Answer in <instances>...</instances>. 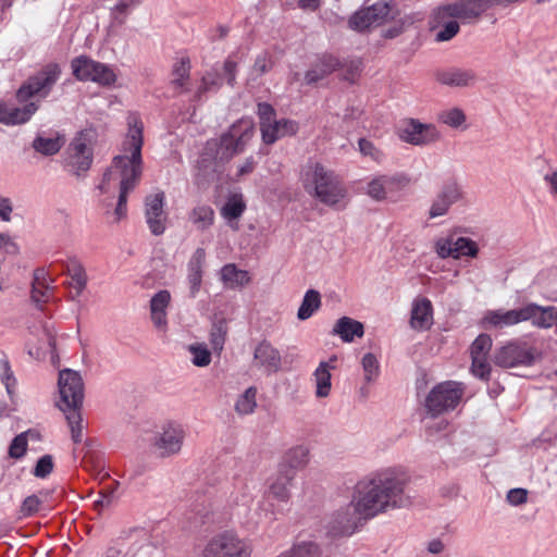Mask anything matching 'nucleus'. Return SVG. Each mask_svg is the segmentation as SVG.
<instances>
[{
  "instance_id": "29",
  "label": "nucleus",
  "mask_w": 557,
  "mask_h": 557,
  "mask_svg": "<svg viewBox=\"0 0 557 557\" xmlns=\"http://www.w3.org/2000/svg\"><path fill=\"white\" fill-rule=\"evenodd\" d=\"M206 251L202 248H197L193 253L187 265V284L189 288V296L195 298L201 287L202 283V268L205 264Z\"/></svg>"
},
{
  "instance_id": "10",
  "label": "nucleus",
  "mask_w": 557,
  "mask_h": 557,
  "mask_svg": "<svg viewBox=\"0 0 557 557\" xmlns=\"http://www.w3.org/2000/svg\"><path fill=\"white\" fill-rule=\"evenodd\" d=\"M74 77L81 82H92L103 87L115 84L117 76L109 64L95 61L86 55H79L71 61Z\"/></svg>"
},
{
  "instance_id": "27",
  "label": "nucleus",
  "mask_w": 557,
  "mask_h": 557,
  "mask_svg": "<svg viewBox=\"0 0 557 557\" xmlns=\"http://www.w3.org/2000/svg\"><path fill=\"white\" fill-rule=\"evenodd\" d=\"M38 110V104L34 101L27 102L23 107H9L0 101V123L4 125H18L28 122Z\"/></svg>"
},
{
  "instance_id": "44",
  "label": "nucleus",
  "mask_w": 557,
  "mask_h": 557,
  "mask_svg": "<svg viewBox=\"0 0 557 557\" xmlns=\"http://www.w3.org/2000/svg\"><path fill=\"white\" fill-rule=\"evenodd\" d=\"M64 144V139L60 136L55 137H42L38 136L34 143L33 147L36 151L45 154L52 156L59 152Z\"/></svg>"
},
{
  "instance_id": "32",
  "label": "nucleus",
  "mask_w": 557,
  "mask_h": 557,
  "mask_svg": "<svg viewBox=\"0 0 557 557\" xmlns=\"http://www.w3.org/2000/svg\"><path fill=\"white\" fill-rule=\"evenodd\" d=\"M433 310L428 298H418L411 309L410 325L418 331L428 330L432 325Z\"/></svg>"
},
{
  "instance_id": "42",
  "label": "nucleus",
  "mask_w": 557,
  "mask_h": 557,
  "mask_svg": "<svg viewBox=\"0 0 557 557\" xmlns=\"http://www.w3.org/2000/svg\"><path fill=\"white\" fill-rule=\"evenodd\" d=\"M65 413V418L67 421V424L71 430V436L75 444H79L84 440V423H83V417L81 413V409H73L63 411Z\"/></svg>"
},
{
  "instance_id": "30",
  "label": "nucleus",
  "mask_w": 557,
  "mask_h": 557,
  "mask_svg": "<svg viewBox=\"0 0 557 557\" xmlns=\"http://www.w3.org/2000/svg\"><path fill=\"white\" fill-rule=\"evenodd\" d=\"M437 81L450 87H468L475 83L474 71L462 67H451L437 73Z\"/></svg>"
},
{
  "instance_id": "5",
  "label": "nucleus",
  "mask_w": 557,
  "mask_h": 557,
  "mask_svg": "<svg viewBox=\"0 0 557 557\" xmlns=\"http://www.w3.org/2000/svg\"><path fill=\"white\" fill-rule=\"evenodd\" d=\"M257 114L260 121L262 141L267 145H272L285 136H293L299 129L298 123L294 120H276L274 108L267 102L258 103Z\"/></svg>"
},
{
  "instance_id": "14",
  "label": "nucleus",
  "mask_w": 557,
  "mask_h": 557,
  "mask_svg": "<svg viewBox=\"0 0 557 557\" xmlns=\"http://www.w3.org/2000/svg\"><path fill=\"white\" fill-rule=\"evenodd\" d=\"M398 138L412 146H429L441 139L436 125L422 123L417 119H405L397 126Z\"/></svg>"
},
{
  "instance_id": "13",
  "label": "nucleus",
  "mask_w": 557,
  "mask_h": 557,
  "mask_svg": "<svg viewBox=\"0 0 557 557\" xmlns=\"http://www.w3.org/2000/svg\"><path fill=\"white\" fill-rule=\"evenodd\" d=\"M60 399L57 403L62 411L81 409L84 399V383L78 372L64 369L58 380Z\"/></svg>"
},
{
  "instance_id": "61",
  "label": "nucleus",
  "mask_w": 557,
  "mask_h": 557,
  "mask_svg": "<svg viewBox=\"0 0 557 557\" xmlns=\"http://www.w3.org/2000/svg\"><path fill=\"white\" fill-rule=\"evenodd\" d=\"M13 205L10 198L0 195V221L10 222Z\"/></svg>"
},
{
  "instance_id": "31",
  "label": "nucleus",
  "mask_w": 557,
  "mask_h": 557,
  "mask_svg": "<svg viewBox=\"0 0 557 557\" xmlns=\"http://www.w3.org/2000/svg\"><path fill=\"white\" fill-rule=\"evenodd\" d=\"M363 334V324L349 317L339 318L332 329V335L338 336L344 343H352L355 338H361Z\"/></svg>"
},
{
  "instance_id": "56",
  "label": "nucleus",
  "mask_w": 557,
  "mask_h": 557,
  "mask_svg": "<svg viewBox=\"0 0 557 557\" xmlns=\"http://www.w3.org/2000/svg\"><path fill=\"white\" fill-rule=\"evenodd\" d=\"M359 150L363 156L370 157L372 160L376 162H381L383 160V153L379 150L370 140L361 138L358 141Z\"/></svg>"
},
{
  "instance_id": "16",
  "label": "nucleus",
  "mask_w": 557,
  "mask_h": 557,
  "mask_svg": "<svg viewBox=\"0 0 557 557\" xmlns=\"http://www.w3.org/2000/svg\"><path fill=\"white\" fill-rule=\"evenodd\" d=\"M388 14V4L386 2L379 1L355 12L349 18V27L357 32H363L370 27L383 24Z\"/></svg>"
},
{
  "instance_id": "6",
  "label": "nucleus",
  "mask_w": 557,
  "mask_h": 557,
  "mask_svg": "<svg viewBox=\"0 0 557 557\" xmlns=\"http://www.w3.org/2000/svg\"><path fill=\"white\" fill-rule=\"evenodd\" d=\"M61 75V69L57 63L45 65L35 75L28 77L16 91L20 103L28 101L33 97L46 98L52 90Z\"/></svg>"
},
{
  "instance_id": "2",
  "label": "nucleus",
  "mask_w": 557,
  "mask_h": 557,
  "mask_svg": "<svg viewBox=\"0 0 557 557\" xmlns=\"http://www.w3.org/2000/svg\"><path fill=\"white\" fill-rule=\"evenodd\" d=\"M127 125L128 132L122 143L121 152L113 158L96 186L98 202L107 211L113 206V199L117 195L114 208L116 221L126 216L127 196L139 184L143 174L144 125L137 114L128 115Z\"/></svg>"
},
{
  "instance_id": "62",
  "label": "nucleus",
  "mask_w": 557,
  "mask_h": 557,
  "mask_svg": "<svg viewBox=\"0 0 557 557\" xmlns=\"http://www.w3.org/2000/svg\"><path fill=\"white\" fill-rule=\"evenodd\" d=\"M361 65L362 64L360 60H354L346 64L347 71L345 74V79L349 82H355L361 72Z\"/></svg>"
},
{
  "instance_id": "41",
  "label": "nucleus",
  "mask_w": 557,
  "mask_h": 557,
  "mask_svg": "<svg viewBox=\"0 0 557 557\" xmlns=\"http://www.w3.org/2000/svg\"><path fill=\"white\" fill-rule=\"evenodd\" d=\"M308 448L302 445L289 448L284 456V462L289 468L287 471L295 474L296 469L305 467L308 462Z\"/></svg>"
},
{
  "instance_id": "59",
  "label": "nucleus",
  "mask_w": 557,
  "mask_h": 557,
  "mask_svg": "<svg viewBox=\"0 0 557 557\" xmlns=\"http://www.w3.org/2000/svg\"><path fill=\"white\" fill-rule=\"evenodd\" d=\"M0 250L8 255H16L18 246L9 234L0 233Z\"/></svg>"
},
{
  "instance_id": "23",
  "label": "nucleus",
  "mask_w": 557,
  "mask_h": 557,
  "mask_svg": "<svg viewBox=\"0 0 557 557\" xmlns=\"http://www.w3.org/2000/svg\"><path fill=\"white\" fill-rule=\"evenodd\" d=\"M294 480L292 471H281L270 483L269 488L264 495V504L272 507V513L280 511V508H274V503L287 504L290 498V486Z\"/></svg>"
},
{
  "instance_id": "37",
  "label": "nucleus",
  "mask_w": 557,
  "mask_h": 557,
  "mask_svg": "<svg viewBox=\"0 0 557 557\" xmlns=\"http://www.w3.org/2000/svg\"><path fill=\"white\" fill-rule=\"evenodd\" d=\"M276 557H322L319 544L312 541L295 543L289 549L284 550Z\"/></svg>"
},
{
  "instance_id": "63",
  "label": "nucleus",
  "mask_w": 557,
  "mask_h": 557,
  "mask_svg": "<svg viewBox=\"0 0 557 557\" xmlns=\"http://www.w3.org/2000/svg\"><path fill=\"white\" fill-rule=\"evenodd\" d=\"M255 169V160L253 158H247L245 162L238 166L237 177H242L251 173Z\"/></svg>"
},
{
  "instance_id": "24",
  "label": "nucleus",
  "mask_w": 557,
  "mask_h": 557,
  "mask_svg": "<svg viewBox=\"0 0 557 557\" xmlns=\"http://www.w3.org/2000/svg\"><path fill=\"white\" fill-rule=\"evenodd\" d=\"M557 309L553 306L543 307L535 302H529L520 307L521 322L531 321L539 329H549L556 320Z\"/></svg>"
},
{
  "instance_id": "64",
  "label": "nucleus",
  "mask_w": 557,
  "mask_h": 557,
  "mask_svg": "<svg viewBox=\"0 0 557 557\" xmlns=\"http://www.w3.org/2000/svg\"><path fill=\"white\" fill-rule=\"evenodd\" d=\"M544 181L548 185L550 193L557 196V171L546 174Z\"/></svg>"
},
{
  "instance_id": "26",
  "label": "nucleus",
  "mask_w": 557,
  "mask_h": 557,
  "mask_svg": "<svg viewBox=\"0 0 557 557\" xmlns=\"http://www.w3.org/2000/svg\"><path fill=\"white\" fill-rule=\"evenodd\" d=\"M521 323L520 308L486 310L480 320L483 329H504Z\"/></svg>"
},
{
  "instance_id": "21",
  "label": "nucleus",
  "mask_w": 557,
  "mask_h": 557,
  "mask_svg": "<svg viewBox=\"0 0 557 557\" xmlns=\"http://www.w3.org/2000/svg\"><path fill=\"white\" fill-rule=\"evenodd\" d=\"M237 62L228 58L222 67L213 66L201 78V84L197 89V95L201 97L206 92L216 91L222 85V71L230 85H234L236 78Z\"/></svg>"
},
{
  "instance_id": "15",
  "label": "nucleus",
  "mask_w": 557,
  "mask_h": 557,
  "mask_svg": "<svg viewBox=\"0 0 557 557\" xmlns=\"http://www.w3.org/2000/svg\"><path fill=\"white\" fill-rule=\"evenodd\" d=\"M534 360L533 350L520 341H510L495 355V363L503 368L530 366Z\"/></svg>"
},
{
  "instance_id": "47",
  "label": "nucleus",
  "mask_w": 557,
  "mask_h": 557,
  "mask_svg": "<svg viewBox=\"0 0 557 557\" xmlns=\"http://www.w3.org/2000/svg\"><path fill=\"white\" fill-rule=\"evenodd\" d=\"M466 119L465 112L459 108L445 109L437 114L438 122L453 128L461 127L466 123Z\"/></svg>"
},
{
  "instance_id": "1",
  "label": "nucleus",
  "mask_w": 557,
  "mask_h": 557,
  "mask_svg": "<svg viewBox=\"0 0 557 557\" xmlns=\"http://www.w3.org/2000/svg\"><path fill=\"white\" fill-rule=\"evenodd\" d=\"M409 481L401 467L381 468L367 474L355 484L350 504L332 516L333 530L351 534L362 520L411 506L412 498L406 492Z\"/></svg>"
},
{
  "instance_id": "51",
  "label": "nucleus",
  "mask_w": 557,
  "mask_h": 557,
  "mask_svg": "<svg viewBox=\"0 0 557 557\" xmlns=\"http://www.w3.org/2000/svg\"><path fill=\"white\" fill-rule=\"evenodd\" d=\"M361 364L367 382H373L377 379L380 374V362L372 352H368L362 357Z\"/></svg>"
},
{
  "instance_id": "33",
  "label": "nucleus",
  "mask_w": 557,
  "mask_h": 557,
  "mask_svg": "<svg viewBox=\"0 0 557 557\" xmlns=\"http://www.w3.org/2000/svg\"><path fill=\"white\" fill-rule=\"evenodd\" d=\"M219 276L220 281L227 289L243 288L251 281L249 272L238 269L235 263H227L223 265L220 270Z\"/></svg>"
},
{
  "instance_id": "12",
  "label": "nucleus",
  "mask_w": 557,
  "mask_h": 557,
  "mask_svg": "<svg viewBox=\"0 0 557 557\" xmlns=\"http://www.w3.org/2000/svg\"><path fill=\"white\" fill-rule=\"evenodd\" d=\"M250 544L232 531L213 536L203 550V557H250Z\"/></svg>"
},
{
  "instance_id": "50",
  "label": "nucleus",
  "mask_w": 557,
  "mask_h": 557,
  "mask_svg": "<svg viewBox=\"0 0 557 557\" xmlns=\"http://www.w3.org/2000/svg\"><path fill=\"white\" fill-rule=\"evenodd\" d=\"M227 334V325L224 320L214 322L210 330V344L215 351L223 349Z\"/></svg>"
},
{
  "instance_id": "53",
  "label": "nucleus",
  "mask_w": 557,
  "mask_h": 557,
  "mask_svg": "<svg viewBox=\"0 0 557 557\" xmlns=\"http://www.w3.org/2000/svg\"><path fill=\"white\" fill-rule=\"evenodd\" d=\"M32 433H33L32 431H26V432H23V433L16 435L13 438V441L9 447L10 457L17 459L25 455L26 449H27L28 434H32Z\"/></svg>"
},
{
  "instance_id": "9",
  "label": "nucleus",
  "mask_w": 557,
  "mask_h": 557,
  "mask_svg": "<svg viewBox=\"0 0 557 557\" xmlns=\"http://www.w3.org/2000/svg\"><path fill=\"white\" fill-rule=\"evenodd\" d=\"M409 183V176L403 172L377 174L368 181L366 194L375 201H396Z\"/></svg>"
},
{
  "instance_id": "3",
  "label": "nucleus",
  "mask_w": 557,
  "mask_h": 557,
  "mask_svg": "<svg viewBox=\"0 0 557 557\" xmlns=\"http://www.w3.org/2000/svg\"><path fill=\"white\" fill-rule=\"evenodd\" d=\"M300 182L305 191L321 203L336 209L346 207L347 188L339 177L318 161H308L301 169Z\"/></svg>"
},
{
  "instance_id": "22",
  "label": "nucleus",
  "mask_w": 557,
  "mask_h": 557,
  "mask_svg": "<svg viewBox=\"0 0 557 557\" xmlns=\"http://www.w3.org/2000/svg\"><path fill=\"white\" fill-rule=\"evenodd\" d=\"M255 367L267 375L278 372L282 368V356L270 342H260L253 350Z\"/></svg>"
},
{
  "instance_id": "40",
  "label": "nucleus",
  "mask_w": 557,
  "mask_h": 557,
  "mask_svg": "<svg viewBox=\"0 0 557 557\" xmlns=\"http://www.w3.org/2000/svg\"><path fill=\"white\" fill-rule=\"evenodd\" d=\"M246 209V203L242 194L231 195L221 209V215L227 220L233 221L242 216Z\"/></svg>"
},
{
  "instance_id": "28",
  "label": "nucleus",
  "mask_w": 557,
  "mask_h": 557,
  "mask_svg": "<svg viewBox=\"0 0 557 557\" xmlns=\"http://www.w3.org/2000/svg\"><path fill=\"white\" fill-rule=\"evenodd\" d=\"M171 302V294L166 289L159 290L150 299V318L160 331L168 329V308Z\"/></svg>"
},
{
  "instance_id": "17",
  "label": "nucleus",
  "mask_w": 557,
  "mask_h": 557,
  "mask_svg": "<svg viewBox=\"0 0 557 557\" xmlns=\"http://www.w3.org/2000/svg\"><path fill=\"white\" fill-rule=\"evenodd\" d=\"M164 206L165 195L163 191H156L145 198V218L153 235H161L166 228L168 213Z\"/></svg>"
},
{
  "instance_id": "43",
  "label": "nucleus",
  "mask_w": 557,
  "mask_h": 557,
  "mask_svg": "<svg viewBox=\"0 0 557 557\" xmlns=\"http://www.w3.org/2000/svg\"><path fill=\"white\" fill-rule=\"evenodd\" d=\"M52 295L51 287L46 283L44 272H36L33 288L32 299L37 304H44L49 300Z\"/></svg>"
},
{
  "instance_id": "38",
  "label": "nucleus",
  "mask_w": 557,
  "mask_h": 557,
  "mask_svg": "<svg viewBox=\"0 0 557 557\" xmlns=\"http://www.w3.org/2000/svg\"><path fill=\"white\" fill-rule=\"evenodd\" d=\"M257 387L249 386L246 388L235 400V412L239 416L252 414L257 408Z\"/></svg>"
},
{
  "instance_id": "7",
  "label": "nucleus",
  "mask_w": 557,
  "mask_h": 557,
  "mask_svg": "<svg viewBox=\"0 0 557 557\" xmlns=\"http://www.w3.org/2000/svg\"><path fill=\"white\" fill-rule=\"evenodd\" d=\"M465 388L461 383L446 381L435 385L425 398V408L433 418L454 410L462 399Z\"/></svg>"
},
{
  "instance_id": "60",
  "label": "nucleus",
  "mask_w": 557,
  "mask_h": 557,
  "mask_svg": "<svg viewBox=\"0 0 557 557\" xmlns=\"http://www.w3.org/2000/svg\"><path fill=\"white\" fill-rule=\"evenodd\" d=\"M528 492L524 488H512L507 493V502L512 506H519L527 502Z\"/></svg>"
},
{
  "instance_id": "58",
  "label": "nucleus",
  "mask_w": 557,
  "mask_h": 557,
  "mask_svg": "<svg viewBox=\"0 0 557 557\" xmlns=\"http://www.w3.org/2000/svg\"><path fill=\"white\" fill-rule=\"evenodd\" d=\"M141 0H117L116 4L112 9V13L115 18L119 15L126 16L133 9L139 5Z\"/></svg>"
},
{
  "instance_id": "52",
  "label": "nucleus",
  "mask_w": 557,
  "mask_h": 557,
  "mask_svg": "<svg viewBox=\"0 0 557 557\" xmlns=\"http://www.w3.org/2000/svg\"><path fill=\"white\" fill-rule=\"evenodd\" d=\"M273 66V60L268 51L261 52L255 60L251 69V75L257 78L268 73Z\"/></svg>"
},
{
  "instance_id": "18",
  "label": "nucleus",
  "mask_w": 557,
  "mask_h": 557,
  "mask_svg": "<svg viewBox=\"0 0 557 557\" xmlns=\"http://www.w3.org/2000/svg\"><path fill=\"white\" fill-rule=\"evenodd\" d=\"M435 251L442 259L454 258L459 259L461 257H476L479 247L474 240L468 237L449 236L446 238H440L435 243Z\"/></svg>"
},
{
  "instance_id": "25",
  "label": "nucleus",
  "mask_w": 557,
  "mask_h": 557,
  "mask_svg": "<svg viewBox=\"0 0 557 557\" xmlns=\"http://www.w3.org/2000/svg\"><path fill=\"white\" fill-rule=\"evenodd\" d=\"M337 357L333 356L329 360H322L312 373L314 384V395L317 398H327L332 392V371L336 367Z\"/></svg>"
},
{
  "instance_id": "45",
  "label": "nucleus",
  "mask_w": 557,
  "mask_h": 557,
  "mask_svg": "<svg viewBox=\"0 0 557 557\" xmlns=\"http://www.w3.org/2000/svg\"><path fill=\"white\" fill-rule=\"evenodd\" d=\"M190 73V60L188 57L180 58L172 71V84L175 88H183L189 78Z\"/></svg>"
},
{
  "instance_id": "39",
  "label": "nucleus",
  "mask_w": 557,
  "mask_h": 557,
  "mask_svg": "<svg viewBox=\"0 0 557 557\" xmlns=\"http://www.w3.org/2000/svg\"><path fill=\"white\" fill-rule=\"evenodd\" d=\"M189 220L197 230L205 231L213 224L214 211L208 205L196 206L189 213Z\"/></svg>"
},
{
  "instance_id": "55",
  "label": "nucleus",
  "mask_w": 557,
  "mask_h": 557,
  "mask_svg": "<svg viewBox=\"0 0 557 557\" xmlns=\"http://www.w3.org/2000/svg\"><path fill=\"white\" fill-rule=\"evenodd\" d=\"M53 470V460L50 455H44L40 457L35 466L34 475L37 478H46Z\"/></svg>"
},
{
  "instance_id": "8",
  "label": "nucleus",
  "mask_w": 557,
  "mask_h": 557,
  "mask_svg": "<svg viewBox=\"0 0 557 557\" xmlns=\"http://www.w3.org/2000/svg\"><path fill=\"white\" fill-rule=\"evenodd\" d=\"M94 140V131L84 129L69 145L66 166L77 176L84 175L92 164Z\"/></svg>"
},
{
  "instance_id": "54",
  "label": "nucleus",
  "mask_w": 557,
  "mask_h": 557,
  "mask_svg": "<svg viewBox=\"0 0 557 557\" xmlns=\"http://www.w3.org/2000/svg\"><path fill=\"white\" fill-rule=\"evenodd\" d=\"M40 506H41V500L39 499L38 496H36V495L27 496L23 500V503L20 507L18 518L23 519V518H28V517L34 516L35 513H37L39 511Z\"/></svg>"
},
{
  "instance_id": "20",
  "label": "nucleus",
  "mask_w": 557,
  "mask_h": 557,
  "mask_svg": "<svg viewBox=\"0 0 557 557\" xmlns=\"http://www.w3.org/2000/svg\"><path fill=\"white\" fill-rule=\"evenodd\" d=\"M492 337L488 334H480L470 347L472 359L471 371L474 376L487 380L491 373L488 356L492 348Z\"/></svg>"
},
{
  "instance_id": "19",
  "label": "nucleus",
  "mask_w": 557,
  "mask_h": 557,
  "mask_svg": "<svg viewBox=\"0 0 557 557\" xmlns=\"http://www.w3.org/2000/svg\"><path fill=\"white\" fill-rule=\"evenodd\" d=\"M463 199V190L456 181L446 182L434 197L429 209V219H435L448 213L451 206Z\"/></svg>"
},
{
  "instance_id": "48",
  "label": "nucleus",
  "mask_w": 557,
  "mask_h": 557,
  "mask_svg": "<svg viewBox=\"0 0 557 557\" xmlns=\"http://www.w3.org/2000/svg\"><path fill=\"white\" fill-rule=\"evenodd\" d=\"M0 379L11 401L15 403L17 382L8 361L0 362Z\"/></svg>"
},
{
  "instance_id": "35",
  "label": "nucleus",
  "mask_w": 557,
  "mask_h": 557,
  "mask_svg": "<svg viewBox=\"0 0 557 557\" xmlns=\"http://www.w3.org/2000/svg\"><path fill=\"white\" fill-rule=\"evenodd\" d=\"M339 65L341 62L336 57L332 54H325L321 57L317 64L306 73L305 78L309 84L317 83L325 75H329L337 70Z\"/></svg>"
},
{
  "instance_id": "57",
  "label": "nucleus",
  "mask_w": 557,
  "mask_h": 557,
  "mask_svg": "<svg viewBox=\"0 0 557 557\" xmlns=\"http://www.w3.org/2000/svg\"><path fill=\"white\" fill-rule=\"evenodd\" d=\"M459 32V24L457 21H448L436 33V41H447L455 37Z\"/></svg>"
},
{
  "instance_id": "4",
  "label": "nucleus",
  "mask_w": 557,
  "mask_h": 557,
  "mask_svg": "<svg viewBox=\"0 0 557 557\" xmlns=\"http://www.w3.org/2000/svg\"><path fill=\"white\" fill-rule=\"evenodd\" d=\"M255 133V123L249 117H243L232 124L221 138L207 141L198 164L205 170L215 171L219 163L231 160L244 151Z\"/></svg>"
},
{
  "instance_id": "36",
  "label": "nucleus",
  "mask_w": 557,
  "mask_h": 557,
  "mask_svg": "<svg viewBox=\"0 0 557 557\" xmlns=\"http://www.w3.org/2000/svg\"><path fill=\"white\" fill-rule=\"evenodd\" d=\"M321 307V295L315 289H308L297 311L300 321L310 319Z\"/></svg>"
},
{
  "instance_id": "49",
  "label": "nucleus",
  "mask_w": 557,
  "mask_h": 557,
  "mask_svg": "<svg viewBox=\"0 0 557 557\" xmlns=\"http://www.w3.org/2000/svg\"><path fill=\"white\" fill-rule=\"evenodd\" d=\"M188 351L191 355V362L194 366L202 368L210 364L211 352L206 344H191L188 346Z\"/></svg>"
},
{
  "instance_id": "34",
  "label": "nucleus",
  "mask_w": 557,
  "mask_h": 557,
  "mask_svg": "<svg viewBox=\"0 0 557 557\" xmlns=\"http://www.w3.org/2000/svg\"><path fill=\"white\" fill-rule=\"evenodd\" d=\"M65 272L71 278L70 286L76 292V296L82 295L88 283L83 263L76 258H71L65 263Z\"/></svg>"
},
{
  "instance_id": "46",
  "label": "nucleus",
  "mask_w": 557,
  "mask_h": 557,
  "mask_svg": "<svg viewBox=\"0 0 557 557\" xmlns=\"http://www.w3.org/2000/svg\"><path fill=\"white\" fill-rule=\"evenodd\" d=\"M256 490V484L253 481H244L240 480L235 484V490L233 492L234 502L238 505L247 506L251 503L253 498V492Z\"/></svg>"
},
{
  "instance_id": "11",
  "label": "nucleus",
  "mask_w": 557,
  "mask_h": 557,
  "mask_svg": "<svg viewBox=\"0 0 557 557\" xmlns=\"http://www.w3.org/2000/svg\"><path fill=\"white\" fill-rule=\"evenodd\" d=\"M185 437V429L180 422L165 421L156 431L151 446L160 457H171L180 454Z\"/></svg>"
}]
</instances>
